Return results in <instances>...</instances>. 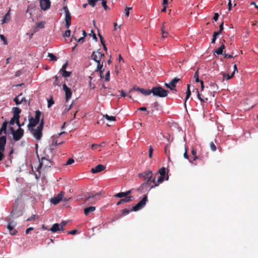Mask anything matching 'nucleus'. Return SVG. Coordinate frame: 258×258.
Here are the masks:
<instances>
[{
    "label": "nucleus",
    "mask_w": 258,
    "mask_h": 258,
    "mask_svg": "<svg viewBox=\"0 0 258 258\" xmlns=\"http://www.w3.org/2000/svg\"><path fill=\"white\" fill-rule=\"evenodd\" d=\"M153 172L151 170H146L139 174V177L143 178L145 180V182L140 185L139 190H142L144 189L149 190L153 178Z\"/></svg>",
    "instance_id": "1"
},
{
    "label": "nucleus",
    "mask_w": 258,
    "mask_h": 258,
    "mask_svg": "<svg viewBox=\"0 0 258 258\" xmlns=\"http://www.w3.org/2000/svg\"><path fill=\"white\" fill-rule=\"evenodd\" d=\"M169 93V92L168 90L163 89L160 86L154 87L152 88V93H153V95L159 97H165L168 95Z\"/></svg>",
    "instance_id": "2"
},
{
    "label": "nucleus",
    "mask_w": 258,
    "mask_h": 258,
    "mask_svg": "<svg viewBox=\"0 0 258 258\" xmlns=\"http://www.w3.org/2000/svg\"><path fill=\"white\" fill-rule=\"evenodd\" d=\"M49 157L46 155L39 159V165L38 167L37 170L39 171V169L42 168L46 169L48 167H50L52 165V162L48 159Z\"/></svg>",
    "instance_id": "3"
},
{
    "label": "nucleus",
    "mask_w": 258,
    "mask_h": 258,
    "mask_svg": "<svg viewBox=\"0 0 258 258\" xmlns=\"http://www.w3.org/2000/svg\"><path fill=\"white\" fill-rule=\"evenodd\" d=\"M13 136V139L15 141H19L24 135V130L22 128H19L16 131H15L13 127H10Z\"/></svg>",
    "instance_id": "4"
},
{
    "label": "nucleus",
    "mask_w": 258,
    "mask_h": 258,
    "mask_svg": "<svg viewBox=\"0 0 258 258\" xmlns=\"http://www.w3.org/2000/svg\"><path fill=\"white\" fill-rule=\"evenodd\" d=\"M29 130L36 140L39 141L41 139L43 135L42 128L37 126L36 128H33Z\"/></svg>",
    "instance_id": "5"
},
{
    "label": "nucleus",
    "mask_w": 258,
    "mask_h": 258,
    "mask_svg": "<svg viewBox=\"0 0 258 258\" xmlns=\"http://www.w3.org/2000/svg\"><path fill=\"white\" fill-rule=\"evenodd\" d=\"M180 80V79L175 77L171 80L169 83H165V86L170 90L176 92H177V90L175 89V87L177 82Z\"/></svg>",
    "instance_id": "6"
},
{
    "label": "nucleus",
    "mask_w": 258,
    "mask_h": 258,
    "mask_svg": "<svg viewBox=\"0 0 258 258\" xmlns=\"http://www.w3.org/2000/svg\"><path fill=\"white\" fill-rule=\"evenodd\" d=\"M147 201V196H145L138 204L132 208L131 211H137L142 209L146 204Z\"/></svg>",
    "instance_id": "7"
},
{
    "label": "nucleus",
    "mask_w": 258,
    "mask_h": 258,
    "mask_svg": "<svg viewBox=\"0 0 258 258\" xmlns=\"http://www.w3.org/2000/svg\"><path fill=\"white\" fill-rule=\"evenodd\" d=\"M65 12L66 27L69 29L71 25V15L67 6L63 8Z\"/></svg>",
    "instance_id": "8"
},
{
    "label": "nucleus",
    "mask_w": 258,
    "mask_h": 258,
    "mask_svg": "<svg viewBox=\"0 0 258 258\" xmlns=\"http://www.w3.org/2000/svg\"><path fill=\"white\" fill-rule=\"evenodd\" d=\"M138 91L141 92L144 95H149L152 93V89H144L139 87L134 86L130 91V93H132L134 91Z\"/></svg>",
    "instance_id": "9"
},
{
    "label": "nucleus",
    "mask_w": 258,
    "mask_h": 258,
    "mask_svg": "<svg viewBox=\"0 0 258 258\" xmlns=\"http://www.w3.org/2000/svg\"><path fill=\"white\" fill-rule=\"evenodd\" d=\"M104 56V54L100 52L99 50L93 51L91 55L92 59L96 62H100L101 58Z\"/></svg>",
    "instance_id": "10"
},
{
    "label": "nucleus",
    "mask_w": 258,
    "mask_h": 258,
    "mask_svg": "<svg viewBox=\"0 0 258 258\" xmlns=\"http://www.w3.org/2000/svg\"><path fill=\"white\" fill-rule=\"evenodd\" d=\"M165 176L160 175L157 180H156V177H153L152 181L153 183V184L151 185L150 187L149 188V190H150L151 188L158 186L160 183H162L164 180Z\"/></svg>",
    "instance_id": "11"
},
{
    "label": "nucleus",
    "mask_w": 258,
    "mask_h": 258,
    "mask_svg": "<svg viewBox=\"0 0 258 258\" xmlns=\"http://www.w3.org/2000/svg\"><path fill=\"white\" fill-rule=\"evenodd\" d=\"M62 89L65 92L66 100V101L68 102L72 97V92L65 83L62 85Z\"/></svg>",
    "instance_id": "12"
},
{
    "label": "nucleus",
    "mask_w": 258,
    "mask_h": 258,
    "mask_svg": "<svg viewBox=\"0 0 258 258\" xmlns=\"http://www.w3.org/2000/svg\"><path fill=\"white\" fill-rule=\"evenodd\" d=\"M50 0H40V6L41 9L44 11L48 9L50 7Z\"/></svg>",
    "instance_id": "13"
},
{
    "label": "nucleus",
    "mask_w": 258,
    "mask_h": 258,
    "mask_svg": "<svg viewBox=\"0 0 258 258\" xmlns=\"http://www.w3.org/2000/svg\"><path fill=\"white\" fill-rule=\"evenodd\" d=\"M64 194L62 191L59 193L57 197H54L51 199V202L54 205L58 204L62 200Z\"/></svg>",
    "instance_id": "14"
},
{
    "label": "nucleus",
    "mask_w": 258,
    "mask_h": 258,
    "mask_svg": "<svg viewBox=\"0 0 258 258\" xmlns=\"http://www.w3.org/2000/svg\"><path fill=\"white\" fill-rule=\"evenodd\" d=\"M15 225L13 222H9L7 225V229L12 235H15L17 233V231L14 229Z\"/></svg>",
    "instance_id": "15"
},
{
    "label": "nucleus",
    "mask_w": 258,
    "mask_h": 258,
    "mask_svg": "<svg viewBox=\"0 0 258 258\" xmlns=\"http://www.w3.org/2000/svg\"><path fill=\"white\" fill-rule=\"evenodd\" d=\"M28 130L34 128L39 123L33 117H29Z\"/></svg>",
    "instance_id": "16"
},
{
    "label": "nucleus",
    "mask_w": 258,
    "mask_h": 258,
    "mask_svg": "<svg viewBox=\"0 0 258 258\" xmlns=\"http://www.w3.org/2000/svg\"><path fill=\"white\" fill-rule=\"evenodd\" d=\"M100 193H97L95 195H89L88 197L85 200V202L88 201L89 203L95 204L96 201L94 200L96 196H99Z\"/></svg>",
    "instance_id": "17"
},
{
    "label": "nucleus",
    "mask_w": 258,
    "mask_h": 258,
    "mask_svg": "<svg viewBox=\"0 0 258 258\" xmlns=\"http://www.w3.org/2000/svg\"><path fill=\"white\" fill-rule=\"evenodd\" d=\"M105 168V167L102 165V164H99L98 165H97L96 167H95L94 168H92L91 169V172L93 173H98L99 172H101L103 170H104Z\"/></svg>",
    "instance_id": "18"
},
{
    "label": "nucleus",
    "mask_w": 258,
    "mask_h": 258,
    "mask_svg": "<svg viewBox=\"0 0 258 258\" xmlns=\"http://www.w3.org/2000/svg\"><path fill=\"white\" fill-rule=\"evenodd\" d=\"M168 28L166 23H164L161 28L162 37L163 38H166L168 35L167 32Z\"/></svg>",
    "instance_id": "19"
},
{
    "label": "nucleus",
    "mask_w": 258,
    "mask_h": 258,
    "mask_svg": "<svg viewBox=\"0 0 258 258\" xmlns=\"http://www.w3.org/2000/svg\"><path fill=\"white\" fill-rule=\"evenodd\" d=\"M7 142L6 136H3L0 137V150H5V145Z\"/></svg>",
    "instance_id": "20"
},
{
    "label": "nucleus",
    "mask_w": 258,
    "mask_h": 258,
    "mask_svg": "<svg viewBox=\"0 0 258 258\" xmlns=\"http://www.w3.org/2000/svg\"><path fill=\"white\" fill-rule=\"evenodd\" d=\"M191 154L192 157L189 159V161L190 163L194 164V161L199 159V157L197 156V152L194 148H192L191 150Z\"/></svg>",
    "instance_id": "21"
},
{
    "label": "nucleus",
    "mask_w": 258,
    "mask_h": 258,
    "mask_svg": "<svg viewBox=\"0 0 258 258\" xmlns=\"http://www.w3.org/2000/svg\"><path fill=\"white\" fill-rule=\"evenodd\" d=\"M133 199V197L132 196H129L128 197H126L124 199H122L120 200L116 204L117 205H119L120 204H123L124 203H128L130 201H132Z\"/></svg>",
    "instance_id": "22"
},
{
    "label": "nucleus",
    "mask_w": 258,
    "mask_h": 258,
    "mask_svg": "<svg viewBox=\"0 0 258 258\" xmlns=\"http://www.w3.org/2000/svg\"><path fill=\"white\" fill-rule=\"evenodd\" d=\"M13 116L14 118H20V113L21 112V109L18 107H13L12 108Z\"/></svg>",
    "instance_id": "23"
},
{
    "label": "nucleus",
    "mask_w": 258,
    "mask_h": 258,
    "mask_svg": "<svg viewBox=\"0 0 258 258\" xmlns=\"http://www.w3.org/2000/svg\"><path fill=\"white\" fill-rule=\"evenodd\" d=\"M97 69L96 70V71H99L100 75V77L103 78V72L104 71V69H102L103 66V61L101 63L100 62H97Z\"/></svg>",
    "instance_id": "24"
},
{
    "label": "nucleus",
    "mask_w": 258,
    "mask_h": 258,
    "mask_svg": "<svg viewBox=\"0 0 258 258\" xmlns=\"http://www.w3.org/2000/svg\"><path fill=\"white\" fill-rule=\"evenodd\" d=\"M224 42H225V40H223V42H222L221 46L218 49H217L216 51H215V52H214L215 53H216L218 55H219V54L223 55V54H224L223 50L225 49V45L223 43Z\"/></svg>",
    "instance_id": "25"
},
{
    "label": "nucleus",
    "mask_w": 258,
    "mask_h": 258,
    "mask_svg": "<svg viewBox=\"0 0 258 258\" xmlns=\"http://www.w3.org/2000/svg\"><path fill=\"white\" fill-rule=\"evenodd\" d=\"M96 210L94 206H90L84 209V214L86 216L88 215L90 213L94 212Z\"/></svg>",
    "instance_id": "26"
},
{
    "label": "nucleus",
    "mask_w": 258,
    "mask_h": 258,
    "mask_svg": "<svg viewBox=\"0 0 258 258\" xmlns=\"http://www.w3.org/2000/svg\"><path fill=\"white\" fill-rule=\"evenodd\" d=\"M60 228L59 227V225L58 223H55L52 226L51 228L50 229V230L52 232L54 233L58 231H61Z\"/></svg>",
    "instance_id": "27"
},
{
    "label": "nucleus",
    "mask_w": 258,
    "mask_h": 258,
    "mask_svg": "<svg viewBox=\"0 0 258 258\" xmlns=\"http://www.w3.org/2000/svg\"><path fill=\"white\" fill-rule=\"evenodd\" d=\"M11 19L10 14V12L9 11L4 17L3 20H2V24L8 23L10 21Z\"/></svg>",
    "instance_id": "28"
},
{
    "label": "nucleus",
    "mask_w": 258,
    "mask_h": 258,
    "mask_svg": "<svg viewBox=\"0 0 258 258\" xmlns=\"http://www.w3.org/2000/svg\"><path fill=\"white\" fill-rule=\"evenodd\" d=\"M189 87H190V85L189 84H188L187 85V91H186V95L185 102H184L185 106H186V102L187 101V100L189 98V97L191 95V92H190Z\"/></svg>",
    "instance_id": "29"
},
{
    "label": "nucleus",
    "mask_w": 258,
    "mask_h": 258,
    "mask_svg": "<svg viewBox=\"0 0 258 258\" xmlns=\"http://www.w3.org/2000/svg\"><path fill=\"white\" fill-rule=\"evenodd\" d=\"M41 113L39 110H36L35 111V116L34 118L38 122H39L40 120V116Z\"/></svg>",
    "instance_id": "30"
},
{
    "label": "nucleus",
    "mask_w": 258,
    "mask_h": 258,
    "mask_svg": "<svg viewBox=\"0 0 258 258\" xmlns=\"http://www.w3.org/2000/svg\"><path fill=\"white\" fill-rule=\"evenodd\" d=\"M59 72L61 73L62 76L64 78L70 77L72 73L71 72H68L67 71H60Z\"/></svg>",
    "instance_id": "31"
},
{
    "label": "nucleus",
    "mask_w": 258,
    "mask_h": 258,
    "mask_svg": "<svg viewBox=\"0 0 258 258\" xmlns=\"http://www.w3.org/2000/svg\"><path fill=\"white\" fill-rule=\"evenodd\" d=\"M103 117L105 118L109 121H115L116 120L115 117L113 116H109L108 114L103 115Z\"/></svg>",
    "instance_id": "32"
},
{
    "label": "nucleus",
    "mask_w": 258,
    "mask_h": 258,
    "mask_svg": "<svg viewBox=\"0 0 258 258\" xmlns=\"http://www.w3.org/2000/svg\"><path fill=\"white\" fill-rule=\"evenodd\" d=\"M234 74V72H233L231 75H229V74H226L225 73H222L223 77L224 79H226L227 80L230 79L232 78Z\"/></svg>",
    "instance_id": "33"
},
{
    "label": "nucleus",
    "mask_w": 258,
    "mask_h": 258,
    "mask_svg": "<svg viewBox=\"0 0 258 258\" xmlns=\"http://www.w3.org/2000/svg\"><path fill=\"white\" fill-rule=\"evenodd\" d=\"M48 56L50 58L51 61H56L57 59V57L51 53H48Z\"/></svg>",
    "instance_id": "34"
},
{
    "label": "nucleus",
    "mask_w": 258,
    "mask_h": 258,
    "mask_svg": "<svg viewBox=\"0 0 258 258\" xmlns=\"http://www.w3.org/2000/svg\"><path fill=\"white\" fill-rule=\"evenodd\" d=\"M22 95V94H20L19 96H16L14 99V101L15 102V103L16 104V105H19L21 103H22V101H20V100L19 99V97Z\"/></svg>",
    "instance_id": "35"
},
{
    "label": "nucleus",
    "mask_w": 258,
    "mask_h": 258,
    "mask_svg": "<svg viewBox=\"0 0 258 258\" xmlns=\"http://www.w3.org/2000/svg\"><path fill=\"white\" fill-rule=\"evenodd\" d=\"M63 143H64L63 141L59 142L58 140H56L55 141H53L52 144V147H54V146H55L56 145H61V144H62Z\"/></svg>",
    "instance_id": "36"
},
{
    "label": "nucleus",
    "mask_w": 258,
    "mask_h": 258,
    "mask_svg": "<svg viewBox=\"0 0 258 258\" xmlns=\"http://www.w3.org/2000/svg\"><path fill=\"white\" fill-rule=\"evenodd\" d=\"M165 172L166 170L165 167H162L158 171V173L160 174V175L164 176H165Z\"/></svg>",
    "instance_id": "37"
},
{
    "label": "nucleus",
    "mask_w": 258,
    "mask_h": 258,
    "mask_svg": "<svg viewBox=\"0 0 258 258\" xmlns=\"http://www.w3.org/2000/svg\"><path fill=\"white\" fill-rule=\"evenodd\" d=\"M67 224V222L66 221H62L59 225V227H60V229L61 231H63L64 229L63 228V227L66 225V224Z\"/></svg>",
    "instance_id": "38"
},
{
    "label": "nucleus",
    "mask_w": 258,
    "mask_h": 258,
    "mask_svg": "<svg viewBox=\"0 0 258 258\" xmlns=\"http://www.w3.org/2000/svg\"><path fill=\"white\" fill-rule=\"evenodd\" d=\"M114 196H115V197L119 198H122V197H126V196H125V194L124 192H119V193L116 194Z\"/></svg>",
    "instance_id": "39"
},
{
    "label": "nucleus",
    "mask_w": 258,
    "mask_h": 258,
    "mask_svg": "<svg viewBox=\"0 0 258 258\" xmlns=\"http://www.w3.org/2000/svg\"><path fill=\"white\" fill-rule=\"evenodd\" d=\"M153 105L156 110H159L161 109V107L158 102H155Z\"/></svg>",
    "instance_id": "40"
},
{
    "label": "nucleus",
    "mask_w": 258,
    "mask_h": 258,
    "mask_svg": "<svg viewBox=\"0 0 258 258\" xmlns=\"http://www.w3.org/2000/svg\"><path fill=\"white\" fill-rule=\"evenodd\" d=\"M97 2V0H88V4L92 7L95 6V4Z\"/></svg>",
    "instance_id": "41"
},
{
    "label": "nucleus",
    "mask_w": 258,
    "mask_h": 258,
    "mask_svg": "<svg viewBox=\"0 0 258 258\" xmlns=\"http://www.w3.org/2000/svg\"><path fill=\"white\" fill-rule=\"evenodd\" d=\"M132 9V7H126L125 9V16L128 17L130 15V10Z\"/></svg>",
    "instance_id": "42"
},
{
    "label": "nucleus",
    "mask_w": 258,
    "mask_h": 258,
    "mask_svg": "<svg viewBox=\"0 0 258 258\" xmlns=\"http://www.w3.org/2000/svg\"><path fill=\"white\" fill-rule=\"evenodd\" d=\"M54 78H55V81L54 82H53V85L54 86H60V84H59V81H58V77L57 76H55L54 77Z\"/></svg>",
    "instance_id": "43"
},
{
    "label": "nucleus",
    "mask_w": 258,
    "mask_h": 258,
    "mask_svg": "<svg viewBox=\"0 0 258 258\" xmlns=\"http://www.w3.org/2000/svg\"><path fill=\"white\" fill-rule=\"evenodd\" d=\"M210 148L211 149V150L213 151H215L216 150V146H215V144L213 142H211L210 144Z\"/></svg>",
    "instance_id": "44"
},
{
    "label": "nucleus",
    "mask_w": 258,
    "mask_h": 258,
    "mask_svg": "<svg viewBox=\"0 0 258 258\" xmlns=\"http://www.w3.org/2000/svg\"><path fill=\"white\" fill-rule=\"evenodd\" d=\"M106 3H107L106 1L102 0V6L104 8V10L106 11L108 9V8L106 5Z\"/></svg>",
    "instance_id": "45"
},
{
    "label": "nucleus",
    "mask_w": 258,
    "mask_h": 258,
    "mask_svg": "<svg viewBox=\"0 0 258 258\" xmlns=\"http://www.w3.org/2000/svg\"><path fill=\"white\" fill-rule=\"evenodd\" d=\"M194 78H195V81L196 82H199L201 81V80H200V79H199L198 71H197L195 73V75H194Z\"/></svg>",
    "instance_id": "46"
},
{
    "label": "nucleus",
    "mask_w": 258,
    "mask_h": 258,
    "mask_svg": "<svg viewBox=\"0 0 258 258\" xmlns=\"http://www.w3.org/2000/svg\"><path fill=\"white\" fill-rule=\"evenodd\" d=\"M184 153L183 154V157L185 159H188L189 160V157H188V155L187 154V149L186 148V147H185L184 148Z\"/></svg>",
    "instance_id": "47"
},
{
    "label": "nucleus",
    "mask_w": 258,
    "mask_h": 258,
    "mask_svg": "<svg viewBox=\"0 0 258 258\" xmlns=\"http://www.w3.org/2000/svg\"><path fill=\"white\" fill-rule=\"evenodd\" d=\"M40 120V122L39 124V125L38 126V127H39L40 128H43V125H44V117H43Z\"/></svg>",
    "instance_id": "48"
},
{
    "label": "nucleus",
    "mask_w": 258,
    "mask_h": 258,
    "mask_svg": "<svg viewBox=\"0 0 258 258\" xmlns=\"http://www.w3.org/2000/svg\"><path fill=\"white\" fill-rule=\"evenodd\" d=\"M0 38L4 41V44H7V39L3 34H0Z\"/></svg>",
    "instance_id": "49"
},
{
    "label": "nucleus",
    "mask_w": 258,
    "mask_h": 258,
    "mask_svg": "<svg viewBox=\"0 0 258 258\" xmlns=\"http://www.w3.org/2000/svg\"><path fill=\"white\" fill-rule=\"evenodd\" d=\"M38 217L36 215H32L30 217L28 218L27 219V221H30L32 220H35L37 218H38Z\"/></svg>",
    "instance_id": "50"
},
{
    "label": "nucleus",
    "mask_w": 258,
    "mask_h": 258,
    "mask_svg": "<svg viewBox=\"0 0 258 258\" xmlns=\"http://www.w3.org/2000/svg\"><path fill=\"white\" fill-rule=\"evenodd\" d=\"M68 62L67 61L62 67L61 69L59 70V72L60 71H66V69L68 67Z\"/></svg>",
    "instance_id": "51"
},
{
    "label": "nucleus",
    "mask_w": 258,
    "mask_h": 258,
    "mask_svg": "<svg viewBox=\"0 0 258 258\" xmlns=\"http://www.w3.org/2000/svg\"><path fill=\"white\" fill-rule=\"evenodd\" d=\"M18 118H14V116H13L11 119L10 121V124L11 125H13L15 122H16V120L18 119Z\"/></svg>",
    "instance_id": "52"
},
{
    "label": "nucleus",
    "mask_w": 258,
    "mask_h": 258,
    "mask_svg": "<svg viewBox=\"0 0 258 258\" xmlns=\"http://www.w3.org/2000/svg\"><path fill=\"white\" fill-rule=\"evenodd\" d=\"M153 149L151 146H150L149 150V156L151 158L152 157Z\"/></svg>",
    "instance_id": "53"
},
{
    "label": "nucleus",
    "mask_w": 258,
    "mask_h": 258,
    "mask_svg": "<svg viewBox=\"0 0 258 258\" xmlns=\"http://www.w3.org/2000/svg\"><path fill=\"white\" fill-rule=\"evenodd\" d=\"M44 27V24L41 22L39 23H38L36 26V29L37 28H42Z\"/></svg>",
    "instance_id": "54"
},
{
    "label": "nucleus",
    "mask_w": 258,
    "mask_h": 258,
    "mask_svg": "<svg viewBox=\"0 0 258 258\" xmlns=\"http://www.w3.org/2000/svg\"><path fill=\"white\" fill-rule=\"evenodd\" d=\"M54 104V101L52 99L48 100L47 106L48 107H51Z\"/></svg>",
    "instance_id": "55"
},
{
    "label": "nucleus",
    "mask_w": 258,
    "mask_h": 258,
    "mask_svg": "<svg viewBox=\"0 0 258 258\" xmlns=\"http://www.w3.org/2000/svg\"><path fill=\"white\" fill-rule=\"evenodd\" d=\"M71 35V31L70 30H67L63 34L64 37H70Z\"/></svg>",
    "instance_id": "56"
},
{
    "label": "nucleus",
    "mask_w": 258,
    "mask_h": 258,
    "mask_svg": "<svg viewBox=\"0 0 258 258\" xmlns=\"http://www.w3.org/2000/svg\"><path fill=\"white\" fill-rule=\"evenodd\" d=\"M100 145H98V144H92L91 145V148L92 150H96L99 147H100Z\"/></svg>",
    "instance_id": "57"
},
{
    "label": "nucleus",
    "mask_w": 258,
    "mask_h": 258,
    "mask_svg": "<svg viewBox=\"0 0 258 258\" xmlns=\"http://www.w3.org/2000/svg\"><path fill=\"white\" fill-rule=\"evenodd\" d=\"M54 148L52 147H46L44 150V152H46L47 151H50V152H52V151L53 150Z\"/></svg>",
    "instance_id": "58"
},
{
    "label": "nucleus",
    "mask_w": 258,
    "mask_h": 258,
    "mask_svg": "<svg viewBox=\"0 0 258 258\" xmlns=\"http://www.w3.org/2000/svg\"><path fill=\"white\" fill-rule=\"evenodd\" d=\"M165 153V154L168 155L169 152V147L168 145H166L164 148Z\"/></svg>",
    "instance_id": "59"
},
{
    "label": "nucleus",
    "mask_w": 258,
    "mask_h": 258,
    "mask_svg": "<svg viewBox=\"0 0 258 258\" xmlns=\"http://www.w3.org/2000/svg\"><path fill=\"white\" fill-rule=\"evenodd\" d=\"M74 163V160L72 158H70L66 163V165H70Z\"/></svg>",
    "instance_id": "60"
},
{
    "label": "nucleus",
    "mask_w": 258,
    "mask_h": 258,
    "mask_svg": "<svg viewBox=\"0 0 258 258\" xmlns=\"http://www.w3.org/2000/svg\"><path fill=\"white\" fill-rule=\"evenodd\" d=\"M233 53H232V54H226L224 52L223 54L224 57V58H232V57H233Z\"/></svg>",
    "instance_id": "61"
},
{
    "label": "nucleus",
    "mask_w": 258,
    "mask_h": 258,
    "mask_svg": "<svg viewBox=\"0 0 258 258\" xmlns=\"http://www.w3.org/2000/svg\"><path fill=\"white\" fill-rule=\"evenodd\" d=\"M109 77H110V72L108 71L105 75V81H108L109 80Z\"/></svg>",
    "instance_id": "62"
},
{
    "label": "nucleus",
    "mask_w": 258,
    "mask_h": 258,
    "mask_svg": "<svg viewBox=\"0 0 258 258\" xmlns=\"http://www.w3.org/2000/svg\"><path fill=\"white\" fill-rule=\"evenodd\" d=\"M131 211H132L131 210H129L126 209H124L122 210V214H123V215L128 214Z\"/></svg>",
    "instance_id": "63"
},
{
    "label": "nucleus",
    "mask_w": 258,
    "mask_h": 258,
    "mask_svg": "<svg viewBox=\"0 0 258 258\" xmlns=\"http://www.w3.org/2000/svg\"><path fill=\"white\" fill-rule=\"evenodd\" d=\"M5 150H3L2 151L0 150V161H2L4 157V152Z\"/></svg>",
    "instance_id": "64"
}]
</instances>
